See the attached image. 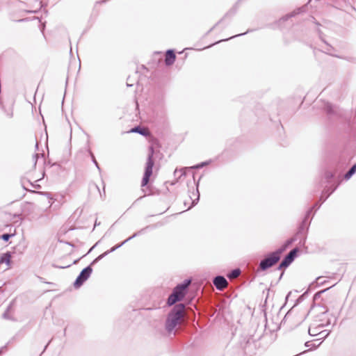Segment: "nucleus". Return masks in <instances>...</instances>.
<instances>
[{
	"label": "nucleus",
	"instance_id": "obj_44",
	"mask_svg": "<svg viewBox=\"0 0 356 356\" xmlns=\"http://www.w3.org/2000/svg\"><path fill=\"white\" fill-rule=\"evenodd\" d=\"M14 249H15V251L19 250L20 252V253H22V251L24 250V248L21 245H17L14 248Z\"/></svg>",
	"mask_w": 356,
	"mask_h": 356
},
{
	"label": "nucleus",
	"instance_id": "obj_54",
	"mask_svg": "<svg viewBox=\"0 0 356 356\" xmlns=\"http://www.w3.org/2000/svg\"><path fill=\"white\" fill-rule=\"evenodd\" d=\"M81 258H83V257H80V258H79V259H75V260L73 261V264H76L79 261V260H80Z\"/></svg>",
	"mask_w": 356,
	"mask_h": 356
},
{
	"label": "nucleus",
	"instance_id": "obj_63",
	"mask_svg": "<svg viewBox=\"0 0 356 356\" xmlns=\"http://www.w3.org/2000/svg\"><path fill=\"white\" fill-rule=\"evenodd\" d=\"M35 148H36V149H38V143H36V144H35Z\"/></svg>",
	"mask_w": 356,
	"mask_h": 356
},
{
	"label": "nucleus",
	"instance_id": "obj_29",
	"mask_svg": "<svg viewBox=\"0 0 356 356\" xmlns=\"http://www.w3.org/2000/svg\"><path fill=\"white\" fill-rule=\"evenodd\" d=\"M335 284H333L332 286H330V287H327L325 289H323V290H321L319 291H317L316 293H314V296H313V300L314 301H316V300H318L321 296L325 293V291H327V290H329L331 287L334 286Z\"/></svg>",
	"mask_w": 356,
	"mask_h": 356
},
{
	"label": "nucleus",
	"instance_id": "obj_33",
	"mask_svg": "<svg viewBox=\"0 0 356 356\" xmlns=\"http://www.w3.org/2000/svg\"><path fill=\"white\" fill-rule=\"evenodd\" d=\"M124 245V242H122L120 243H118V244L113 246L111 249L106 250V252H108V254H109L110 253L113 252L114 251H115L118 248H121Z\"/></svg>",
	"mask_w": 356,
	"mask_h": 356
},
{
	"label": "nucleus",
	"instance_id": "obj_45",
	"mask_svg": "<svg viewBox=\"0 0 356 356\" xmlns=\"http://www.w3.org/2000/svg\"><path fill=\"white\" fill-rule=\"evenodd\" d=\"M99 261V259L97 257L95 259H93L92 261V262L88 266H90V267H92V266H94L95 264H96Z\"/></svg>",
	"mask_w": 356,
	"mask_h": 356
},
{
	"label": "nucleus",
	"instance_id": "obj_18",
	"mask_svg": "<svg viewBox=\"0 0 356 356\" xmlns=\"http://www.w3.org/2000/svg\"><path fill=\"white\" fill-rule=\"evenodd\" d=\"M200 179H201V177L199 178V179L197 181L194 179V181L195 182V186H196V197L195 199H193V197L191 196H190V199L191 200V204L188 207V209H190L192 207H193L194 206H195L198 203V202H199V200H200V193H199V191H198V186H199V183H200Z\"/></svg>",
	"mask_w": 356,
	"mask_h": 356
},
{
	"label": "nucleus",
	"instance_id": "obj_62",
	"mask_svg": "<svg viewBox=\"0 0 356 356\" xmlns=\"http://www.w3.org/2000/svg\"><path fill=\"white\" fill-rule=\"evenodd\" d=\"M65 118H66V120L69 122L68 117L67 115H65Z\"/></svg>",
	"mask_w": 356,
	"mask_h": 356
},
{
	"label": "nucleus",
	"instance_id": "obj_59",
	"mask_svg": "<svg viewBox=\"0 0 356 356\" xmlns=\"http://www.w3.org/2000/svg\"><path fill=\"white\" fill-rule=\"evenodd\" d=\"M95 186H96V188H97V190L99 191V193H100V196H101V197H102V193L100 192V191H99V188L98 186H97V185H96Z\"/></svg>",
	"mask_w": 356,
	"mask_h": 356
},
{
	"label": "nucleus",
	"instance_id": "obj_11",
	"mask_svg": "<svg viewBox=\"0 0 356 356\" xmlns=\"http://www.w3.org/2000/svg\"><path fill=\"white\" fill-rule=\"evenodd\" d=\"M213 284L217 290L222 291L228 286V282L223 275H216L213 278Z\"/></svg>",
	"mask_w": 356,
	"mask_h": 356
},
{
	"label": "nucleus",
	"instance_id": "obj_14",
	"mask_svg": "<svg viewBox=\"0 0 356 356\" xmlns=\"http://www.w3.org/2000/svg\"><path fill=\"white\" fill-rule=\"evenodd\" d=\"M297 240L298 237L294 235L293 236L286 240L284 243L275 250L282 256V254Z\"/></svg>",
	"mask_w": 356,
	"mask_h": 356
},
{
	"label": "nucleus",
	"instance_id": "obj_56",
	"mask_svg": "<svg viewBox=\"0 0 356 356\" xmlns=\"http://www.w3.org/2000/svg\"><path fill=\"white\" fill-rule=\"evenodd\" d=\"M7 115L9 118H11L13 116V113H7Z\"/></svg>",
	"mask_w": 356,
	"mask_h": 356
},
{
	"label": "nucleus",
	"instance_id": "obj_61",
	"mask_svg": "<svg viewBox=\"0 0 356 356\" xmlns=\"http://www.w3.org/2000/svg\"><path fill=\"white\" fill-rule=\"evenodd\" d=\"M38 114L41 116V118H42V120H44V117H43V115H42V112L38 113Z\"/></svg>",
	"mask_w": 356,
	"mask_h": 356
},
{
	"label": "nucleus",
	"instance_id": "obj_38",
	"mask_svg": "<svg viewBox=\"0 0 356 356\" xmlns=\"http://www.w3.org/2000/svg\"><path fill=\"white\" fill-rule=\"evenodd\" d=\"M312 220V218H309L307 216H304V217H303V218H302L301 222H305V224H307V225L310 226Z\"/></svg>",
	"mask_w": 356,
	"mask_h": 356
},
{
	"label": "nucleus",
	"instance_id": "obj_20",
	"mask_svg": "<svg viewBox=\"0 0 356 356\" xmlns=\"http://www.w3.org/2000/svg\"><path fill=\"white\" fill-rule=\"evenodd\" d=\"M11 252L7 251L6 252L2 254L0 257V263H5L8 266H10L11 264Z\"/></svg>",
	"mask_w": 356,
	"mask_h": 356
},
{
	"label": "nucleus",
	"instance_id": "obj_60",
	"mask_svg": "<svg viewBox=\"0 0 356 356\" xmlns=\"http://www.w3.org/2000/svg\"><path fill=\"white\" fill-rule=\"evenodd\" d=\"M66 243L70 246H74L71 242H67Z\"/></svg>",
	"mask_w": 356,
	"mask_h": 356
},
{
	"label": "nucleus",
	"instance_id": "obj_9",
	"mask_svg": "<svg viewBox=\"0 0 356 356\" xmlns=\"http://www.w3.org/2000/svg\"><path fill=\"white\" fill-rule=\"evenodd\" d=\"M298 252L299 248L298 247L294 248L290 250L289 252L287 253L281 261L282 265L288 268L298 257Z\"/></svg>",
	"mask_w": 356,
	"mask_h": 356
},
{
	"label": "nucleus",
	"instance_id": "obj_58",
	"mask_svg": "<svg viewBox=\"0 0 356 356\" xmlns=\"http://www.w3.org/2000/svg\"><path fill=\"white\" fill-rule=\"evenodd\" d=\"M283 275H284V271H282V272L281 273L280 276V277H279V280L282 279V277Z\"/></svg>",
	"mask_w": 356,
	"mask_h": 356
},
{
	"label": "nucleus",
	"instance_id": "obj_1",
	"mask_svg": "<svg viewBox=\"0 0 356 356\" xmlns=\"http://www.w3.org/2000/svg\"><path fill=\"white\" fill-rule=\"evenodd\" d=\"M191 279H186L181 283L178 284L172 289V293L168 296L166 305L173 307L168 314L165 327L168 332H172L179 324L182 318L185 309V305L183 303H177L181 301L186 295L187 289L191 283Z\"/></svg>",
	"mask_w": 356,
	"mask_h": 356
},
{
	"label": "nucleus",
	"instance_id": "obj_57",
	"mask_svg": "<svg viewBox=\"0 0 356 356\" xmlns=\"http://www.w3.org/2000/svg\"><path fill=\"white\" fill-rule=\"evenodd\" d=\"M51 341H49L47 345L44 346V351L47 349V346H49V344L50 343Z\"/></svg>",
	"mask_w": 356,
	"mask_h": 356
},
{
	"label": "nucleus",
	"instance_id": "obj_16",
	"mask_svg": "<svg viewBox=\"0 0 356 356\" xmlns=\"http://www.w3.org/2000/svg\"><path fill=\"white\" fill-rule=\"evenodd\" d=\"M309 229V225L305 224V222H300L298 225V230L295 235L298 237L300 235H307L308 234V231Z\"/></svg>",
	"mask_w": 356,
	"mask_h": 356
},
{
	"label": "nucleus",
	"instance_id": "obj_10",
	"mask_svg": "<svg viewBox=\"0 0 356 356\" xmlns=\"http://www.w3.org/2000/svg\"><path fill=\"white\" fill-rule=\"evenodd\" d=\"M311 290H312L311 289L308 288L307 291H305L302 295H300L296 300L295 303L293 304V306L291 308H293V307H295V306L299 305L300 302H302L305 300V298L307 296V295L309 294V293ZM291 309H291L289 311H288V312L285 314L284 317L283 318V319L282 320V321L280 323V326H284L286 325L287 319L291 315Z\"/></svg>",
	"mask_w": 356,
	"mask_h": 356
},
{
	"label": "nucleus",
	"instance_id": "obj_21",
	"mask_svg": "<svg viewBox=\"0 0 356 356\" xmlns=\"http://www.w3.org/2000/svg\"><path fill=\"white\" fill-rule=\"evenodd\" d=\"M127 133H136L143 136H146L147 135L146 130L140 125L134 127L129 131H127Z\"/></svg>",
	"mask_w": 356,
	"mask_h": 356
},
{
	"label": "nucleus",
	"instance_id": "obj_40",
	"mask_svg": "<svg viewBox=\"0 0 356 356\" xmlns=\"http://www.w3.org/2000/svg\"><path fill=\"white\" fill-rule=\"evenodd\" d=\"M38 156H39V154H35L33 156V166H34V167H35V166H36V164H37V161H38Z\"/></svg>",
	"mask_w": 356,
	"mask_h": 356
},
{
	"label": "nucleus",
	"instance_id": "obj_15",
	"mask_svg": "<svg viewBox=\"0 0 356 356\" xmlns=\"http://www.w3.org/2000/svg\"><path fill=\"white\" fill-rule=\"evenodd\" d=\"M176 59V55L173 49H168L165 52V63L167 66L172 65Z\"/></svg>",
	"mask_w": 356,
	"mask_h": 356
},
{
	"label": "nucleus",
	"instance_id": "obj_32",
	"mask_svg": "<svg viewBox=\"0 0 356 356\" xmlns=\"http://www.w3.org/2000/svg\"><path fill=\"white\" fill-rule=\"evenodd\" d=\"M321 342H320L317 346L314 343H313L312 341H306L305 343V346L307 347V348H309V350H315L320 344H321Z\"/></svg>",
	"mask_w": 356,
	"mask_h": 356
},
{
	"label": "nucleus",
	"instance_id": "obj_42",
	"mask_svg": "<svg viewBox=\"0 0 356 356\" xmlns=\"http://www.w3.org/2000/svg\"><path fill=\"white\" fill-rule=\"evenodd\" d=\"M286 268V267L285 266H283L282 262H280L278 266L277 267V270H284Z\"/></svg>",
	"mask_w": 356,
	"mask_h": 356
},
{
	"label": "nucleus",
	"instance_id": "obj_4",
	"mask_svg": "<svg viewBox=\"0 0 356 356\" xmlns=\"http://www.w3.org/2000/svg\"><path fill=\"white\" fill-rule=\"evenodd\" d=\"M281 257L276 250L266 254L259 264L257 272L268 270L280 260Z\"/></svg>",
	"mask_w": 356,
	"mask_h": 356
},
{
	"label": "nucleus",
	"instance_id": "obj_35",
	"mask_svg": "<svg viewBox=\"0 0 356 356\" xmlns=\"http://www.w3.org/2000/svg\"><path fill=\"white\" fill-rule=\"evenodd\" d=\"M315 213H316L315 211H313V208H309L307 210V211L305 212V216H307L309 218H312V220Z\"/></svg>",
	"mask_w": 356,
	"mask_h": 356
},
{
	"label": "nucleus",
	"instance_id": "obj_64",
	"mask_svg": "<svg viewBox=\"0 0 356 356\" xmlns=\"http://www.w3.org/2000/svg\"><path fill=\"white\" fill-rule=\"evenodd\" d=\"M327 312V310H326V311H325V312H322V314H326Z\"/></svg>",
	"mask_w": 356,
	"mask_h": 356
},
{
	"label": "nucleus",
	"instance_id": "obj_55",
	"mask_svg": "<svg viewBox=\"0 0 356 356\" xmlns=\"http://www.w3.org/2000/svg\"><path fill=\"white\" fill-rule=\"evenodd\" d=\"M329 114V118H331V115L339 114V113H327Z\"/></svg>",
	"mask_w": 356,
	"mask_h": 356
},
{
	"label": "nucleus",
	"instance_id": "obj_6",
	"mask_svg": "<svg viewBox=\"0 0 356 356\" xmlns=\"http://www.w3.org/2000/svg\"><path fill=\"white\" fill-rule=\"evenodd\" d=\"M92 270L90 266H87L82 269L73 283L74 289H79L90 277Z\"/></svg>",
	"mask_w": 356,
	"mask_h": 356
},
{
	"label": "nucleus",
	"instance_id": "obj_43",
	"mask_svg": "<svg viewBox=\"0 0 356 356\" xmlns=\"http://www.w3.org/2000/svg\"><path fill=\"white\" fill-rule=\"evenodd\" d=\"M107 255H108V252H106H106H103L102 254H99L97 257L100 261L102 259H104L105 257H106Z\"/></svg>",
	"mask_w": 356,
	"mask_h": 356
},
{
	"label": "nucleus",
	"instance_id": "obj_47",
	"mask_svg": "<svg viewBox=\"0 0 356 356\" xmlns=\"http://www.w3.org/2000/svg\"><path fill=\"white\" fill-rule=\"evenodd\" d=\"M293 100L296 102V104L301 105L302 104L301 97L296 98Z\"/></svg>",
	"mask_w": 356,
	"mask_h": 356
},
{
	"label": "nucleus",
	"instance_id": "obj_34",
	"mask_svg": "<svg viewBox=\"0 0 356 356\" xmlns=\"http://www.w3.org/2000/svg\"><path fill=\"white\" fill-rule=\"evenodd\" d=\"M12 236H13V234H12L4 233L1 235L0 238H1L5 242H8Z\"/></svg>",
	"mask_w": 356,
	"mask_h": 356
},
{
	"label": "nucleus",
	"instance_id": "obj_28",
	"mask_svg": "<svg viewBox=\"0 0 356 356\" xmlns=\"http://www.w3.org/2000/svg\"><path fill=\"white\" fill-rule=\"evenodd\" d=\"M12 307H13V303L10 302L6 309L5 310V312H3V315H2V317L4 318V319H7V320H12V317L10 316V310L12 309Z\"/></svg>",
	"mask_w": 356,
	"mask_h": 356
},
{
	"label": "nucleus",
	"instance_id": "obj_3",
	"mask_svg": "<svg viewBox=\"0 0 356 356\" xmlns=\"http://www.w3.org/2000/svg\"><path fill=\"white\" fill-rule=\"evenodd\" d=\"M154 148L152 145L149 147L147 161L145 163V170L143 173V176L141 180V187H145L147 186L149 182V179L153 173V168L154 166Z\"/></svg>",
	"mask_w": 356,
	"mask_h": 356
},
{
	"label": "nucleus",
	"instance_id": "obj_53",
	"mask_svg": "<svg viewBox=\"0 0 356 356\" xmlns=\"http://www.w3.org/2000/svg\"><path fill=\"white\" fill-rule=\"evenodd\" d=\"M291 292L290 291V292H289V293H287V295L286 296V298H285V301H286V302H287V301H288L289 298V296H291Z\"/></svg>",
	"mask_w": 356,
	"mask_h": 356
},
{
	"label": "nucleus",
	"instance_id": "obj_39",
	"mask_svg": "<svg viewBox=\"0 0 356 356\" xmlns=\"http://www.w3.org/2000/svg\"><path fill=\"white\" fill-rule=\"evenodd\" d=\"M179 171L181 172V176H185L186 175V168H181L180 170H179ZM178 172V170L176 169L175 171H174V175L176 176L177 173Z\"/></svg>",
	"mask_w": 356,
	"mask_h": 356
},
{
	"label": "nucleus",
	"instance_id": "obj_26",
	"mask_svg": "<svg viewBox=\"0 0 356 356\" xmlns=\"http://www.w3.org/2000/svg\"><path fill=\"white\" fill-rule=\"evenodd\" d=\"M241 269L238 268H236L228 272V273L227 274V277L229 279L237 277L241 274Z\"/></svg>",
	"mask_w": 356,
	"mask_h": 356
},
{
	"label": "nucleus",
	"instance_id": "obj_37",
	"mask_svg": "<svg viewBox=\"0 0 356 356\" xmlns=\"http://www.w3.org/2000/svg\"><path fill=\"white\" fill-rule=\"evenodd\" d=\"M23 188L24 190L27 191H30V192L33 193H40L41 195H46L47 197H49L51 195V194L49 193H48V192H38V191H32V190L31 191H29L28 189H26L25 188V186L24 185H23Z\"/></svg>",
	"mask_w": 356,
	"mask_h": 356
},
{
	"label": "nucleus",
	"instance_id": "obj_2",
	"mask_svg": "<svg viewBox=\"0 0 356 356\" xmlns=\"http://www.w3.org/2000/svg\"><path fill=\"white\" fill-rule=\"evenodd\" d=\"M341 181V177L340 175H337V171L325 170L321 175L322 186L324 185V188L319 202L323 204L337 189Z\"/></svg>",
	"mask_w": 356,
	"mask_h": 356
},
{
	"label": "nucleus",
	"instance_id": "obj_51",
	"mask_svg": "<svg viewBox=\"0 0 356 356\" xmlns=\"http://www.w3.org/2000/svg\"><path fill=\"white\" fill-rule=\"evenodd\" d=\"M29 181V184H30L33 187H34V188H40V185H38V184H33V183H31L30 181Z\"/></svg>",
	"mask_w": 356,
	"mask_h": 356
},
{
	"label": "nucleus",
	"instance_id": "obj_46",
	"mask_svg": "<svg viewBox=\"0 0 356 356\" xmlns=\"http://www.w3.org/2000/svg\"><path fill=\"white\" fill-rule=\"evenodd\" d=\"M7 350V345L0 348V356Z\"/></svg>",
	"mask_w": 356,
	"mask_h": 356
},
{
	"label": "nucleus",
	"instance_id": "obj_41",
	"mask_svg": "<svg viewBox=\"0 0 356 356\" xmlns=\"http://www.w3.org/2000/svg\"><path fill=\"white\" fill-rule=\"evenodd\" d=\"M99 241L97 242L92 247H91L89 250L88 251V252L84 254L83 256H82V257H84L85 256L88 255V254H90L92 250L93 249L98 245Z\"/></svg>",
	"mask_w": 356,
	"mask_h": 356
},
{
	"label": "nucleus",
	"instance_id": "obj_49",
	"mask_svg": "<svg viewBox=\"0 0 356 356\" xmlns=\"http://www.w3.org/2000/svg\"><path fill=\"white\" fill-rule=\"evenodd\" d=\"M143 98H144L143 95H141L138 97V99L136 100V109H137V110H138V100L141 101V100H142V99H143Z\"/></svg>",
	"mask_w": 356,
	"mask_h": 356
},
{
	"label": "nucleus",
	"instance_id": "obj_24",
	"mask_svg": "<svg viewBox=\"0 0 356 356\" xmlns=\"http://www.w3.org/2000/svg\"><path fill=\"white\" fill-rule=\"evenodd\" d=\"M321 111H334V106L327 102H323L321 103Z\"/></svg>",
	"mask_w": 356,
	"mask_h": 356
},
{
	"label": "nucleus",
	"instance_id": "obj_30",
	"mask_svg": "<svg viewBox=\"0 0 356 356\" xmlns=\"http://www.w3.org/2000/svg\"><path fill=\"white\" fill-rule=\"evenodd\" d=\"M211 163V160L205 161L193 165V167H191V168L200 169V168H203L204 166H206V165L210 164Z\"/></svg>",
	"mask_w": 356,
	"mask_h": 356
},
{
	"label": "nucleus",
	"instance_id": "obj_27",
	"mask_svg": "<svg viewBox=\"0 0 356 356\" xmlns=\"http://www.w3.org/2000/svg\"><path fill=\"white\" fill-rule=\"evenodd\" d=\"M252 31H253V30H252V29H248V30L246 32H245V33H239V34H236V35H233V36H232V37H229V38L220 40L217 41L216 42H215V43H213V44H212L209 45L208 47H211V46H213V45H214V44H218V43H220V42H223V41H227V40H231V39H232V38H237V37H239V36H241V35H244L247 34L248 33L252 32Z\"/></svg>",
	"mask_w": 356,
	"mask_h": 356
},
{
	"label": "nucleus",
	"instance_id": "obj_22",
	"mask_svg": "<svg viewBox=\"0 0 356 356\" xmlns=\"http://www.w3.org/2000/svg\"><path fill=\"white\" fill-rule=\"evenodd\" d=\"M270 120L273 122L275 125L278 126V130L280 129H283V126L281 123V120L279 118L278 113L274 112L272 113V115H270Z\"/></svg>",
	"mask_w": 356,
	"mask_h": 356
},
{
	"label": "nucleus",
	"instance_id": "obj_5",
	"mask_svg": "<svg viewBox=\"0 0 356 356\" xmlns=\"http://www.w3.org/2000/svg\"><path fill=\"white\" fill-rule=\"evenodd\" d=\"M350 159H348V161H346V159L344 157L341 156L339 160L338 165L336 168L334 170H332L333 172L337 171V175H338L339 170L344 169L350 163ZM356 173V163H354L350 168L343 175V177H341V179H344L346 181L349 180ZM341 176V175H339Z\"/></svg>",
	"mask_w": 356,
	"mask_h": 356
},
{
	"label": "nucleus",
	"instance_id": "obj_13",
	"mask_svg": "<svg viewBox=\"0 0 356 356\" xmlns=\"http://www.w3.org/2000/svg\"><path fill=\"white\" fill-rule=\"evenodd\" d=\"M305 10V6H302L300 8H298L294 10L293 11H292L291 13H288L286 15L281 17L277 22H275V24L280 27L281 22L287 21L289 19H290L293 17H295L298 14H300V13L304 12Z\"/></svg>",
	"mask_w": 356,
	"mask_h": 356
},
{
	"label": "nucleus",
	"instance_id": "obj_25",
	"mask_svg": "<svg viewBox=\"0 0 356 356\" xmlns=\"http://www.w3.org/2000/svg\"><path fill=\"white\" fill-rule=\"evenodd\" d=\"M156 227H157V224L152 225H147L145 227L142 228L139 231L134 233V236H140L142 234H144L147 229H153V228H156Z\"/></svg>",
	"mask_w": 356,
	"mask_h": 356
},
{
	"label": "nucleus",
	"instance_id": "obj_52",
	"mask_svg": "<svg viewBox=\"0 0 356 356\" xmlns=\"http://www.w3.org/2000/svg\"><path fill=\"white\" fill-rule=\"evenodd\" d=\"M39 280L42 282H44V283H46V284H51V282H45L44 281V279L42 277H38Z\"/></svg>",
	"mask_w": 356,
	"mask_h": 356
},
{
	"label": "nucleus",
	"instance_id": "obj_12",
	"mask_svg": "<svg viewBox=\"0 0 356 356\" xmlns=\"http://www.w3.org/2000/svg\"><path fill=\"white\" fill-rule=\"evenodd\" d=\"M317 31H318V33L319 37L321 39V40L326 44V48L324 51L325 53L333 56V54H332V51L334 49L333 47L331 45H330L324 39H323V38H322L323 33H322L320 29H318ZM334 56L346 60L348 61H353L355 60V58L353 57H342V56H337V55H334Z\"/></svg>",
	"mask_w": 356,
	"mask_h": 356
},
{
	"label": "nucleus",
	"instance_id": "obj_50",
	"mask_svg": "<svg viewBox=\"0 0 356 356\" xmlns=\"http://www.w3.org/2000/svg\"><path fill=\"white\" fill-rule=\"evenodd\" d=\"M71 265H67L66 266H57V265H55L54 264L53 266L56 268H68L70 267Z\"/></svg>",
	"mask_w": 356,
	"mask_h": 356
},
{
	"label": "nucleus",
	"instance_id": "obj_7",
	"mask_svg": "<svg viewBox=\"0 0 356 356\" xmlns=\"http://www.w3.org/2000/svg\"><path fill=\"white\" fill-rule=\"evenodd\" d=\"M330 324V320H327L326 323H319L316 326L311 325L308 327V334L312 337L321 336L320 339L325 338L328 335L329 332L326 333L324 336H322L323 334L325 332L322 330V328L324 327L325 325H328ZM318 340H319V339Z\"/></svg>",
	"mask_w": 356,
	"mask_h": 356
},
{
	"label": "nucleus",
	"instance_id": "obj_23",
	"mask_svg": "<svg viewBox=\"0 0 356 356\" xmlns=\"http://www.w3.org/2000/svg\"><path fill=\"white\" fill-rule=\"evenodd\" d=\"M137 74H138V70H136V72H135V76H136L135 78H132L130 76L127 78V87L133 86L134 83H132V82L136 81V83L137 85V89L139 88V87H140V81L138 79H138Z\"/></svg>",
	"mask_w": 356,
	"mask_h": 356
},
{
	"label": "nucleus",
	"instance_id": "obj_19",
	"mask_svg": "<svg viewBox=\"0 0 356 356\" xmlns=\"http://www.w3.org/2000/svg\"><path fill=\"white\" fill-rule=\"evenodd\" d=\"M86 152H87L89 154V156H90L91 158V160L92 161V163L95 164V167L97 168V170L101 172V168L98 163V162L97 161L95 157V155L94 154L92 153V152L91 151L90 147H89V140L87 141V146L86 147Z\"/></svg>",
	"mask_w": 356,
	"mask_h": 356
},
{
	"label": "nucleus",
	"instance_id": "obj_31",
	"mask_svg": "<svg viewBox=\"0 0 356 356\" xmlns=\"http://www.w3.org/2000/svg\"><path fill=\"white\" fill-rule=\"evenodd\" d=\"M307 235H300L298 237V239H299V245H300V246H302V247H305V243H306V241H307Z\"/></svg>",
	"mask_w": 356,
	"mask_h": 356
},
{
	"label": "nucleus",
	"instance_id": "obj_36",
	"mask_svg": "<svg viewBox=\"0 0 356 356\" xmlns=\"http://www.w3.org/2000/svg\"><path fill=\"white\" fill-rule=\"evenodd\" d=\"M321 204L320 202H316L309 208H313V211L316 213L321 208Z\"/></svg>",
	"mask_w": 356,
	"mask_h": 356
},
{
	"label": "nucleus",
	"instance_id": "obj_48",
	"mask_svg": "<svg viewBox=\"0 0 356 356\" xmlns=\"http://www.w3.org/2000/svg\"><path fill=\"white\" fill-rule=\"evenodd\" d=\"M136 236H134V234L129 236V238H127L126 240H124L123 242H124V244L127 243V242H129V241L132 240L133 238H136Z\"/></svg>",
	"mask_w": 356,
	"mask_h": 356
},
{
	"label": "nucleus",
	"instance_id": "obj_17",
	"mask_svg": "<svg viewBox=\"0 0 356 356\" xmlns=\"http://www.w3.org/2000/svg\"><path fill=\"white\" fill-rule=\"evenodd\" d=\"M327 282V281L325 280L324 277L319 276L316 277V280L309 284V289H311L312 290L316 288L317 286L325 284Z\"/></svg>",
	"mask_w": 356,
	"mask_h": 356
},
{
	"label": "nucleus",
	"instance_id": "obj_8",
	"mask_svg": "<svg viewBox=\"0 0 356 356\" xmlns=\"http://www.w3.org/2000/svg\"><path fill=\"white\" fill-rule=\"evenodd\" d=\"M244 0H238L234 5L225 14L223 17L220 19L213 26H212L207 33V34H209L211 33L217 26H218L225 18H232L233 16L235 15L236 13L240 4Z\"/></svg>",
	"mask_w": 356,
	"mask_h": 356
}]
</instances>
